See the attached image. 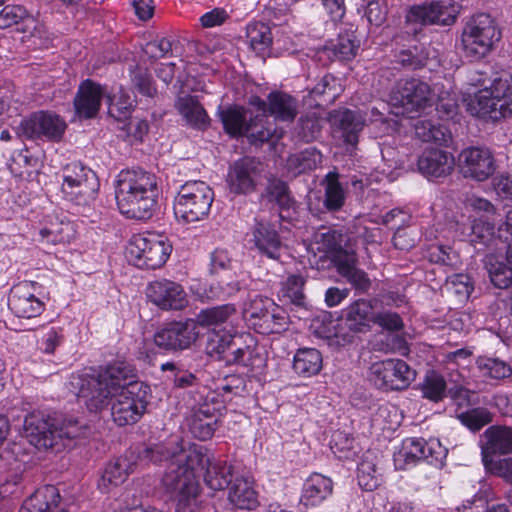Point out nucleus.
Segmentation results:
<instances>
[{
    "instance_id": "obj_1",
    "label": "nucleus",
    "mask_w": 512,
    "mask_h": 512,
    "mask_svg": "<svg viewBox=\"0 0 512 512\" xmlns=\"http://www.w3.org/2000/svg\"><path fill=\"white\" fill-rule=\"evenodd\" d=\"M140 463L168 461L162 484L176 501V512H195L198 507L200 485L198 472L206 467L204 480L215 491L222 490L231 482V467L225 461H211L207 449L196 444L187 449L178 436L138 451Z\"/></svg>"
},
{
    "instance_id": "obj_2",
    "label": "nucleus",
    "mask_w": 512,
    "mask_h": 512,
    "mask_svg": "<svg viewBox=\"0 0 512 512\" xmlns=\"http://www.w3.org/2000/svg\"><path fill=\"white\" fill-rule=\"evenodd\" d=\"M69 388L84 399L90 411H99L112 400L111 415L118 426L135 424L146 410V388L125 361H116L101 370L86 368L72 374Z\"/></svg>"
},
{
    "instance_id": "obj_3",
    "label": "nucleus",
    "mask_w": 512,
    "mask_h": 512,
    "mask_svg": "<svg viewBox=\"0 0 512 512\" xmlns=\"http://www.w3.org/2000/svg\"><path fill=\"white\" fill-rule=\"evenodd\" d=\"M468 84L477 88L467 103L468 111L493 121L512 115V74L507 70H472Z\"/></svg>"
},
{
    "instance_id": "obj_4",
    "label": "nucleus",
    "mask_w": 512,
    "mask_h": 512,
    "mask_svg": "<svg viewBox=\"0 0 512 512\" xmlns=\"http://www.w3.org/2000/svg\"><path fill=\"white\" fill-rule=\"evenodd\" d=\"M115 198L127 218L150 219L157 207L156 176L142 169L123 170L117 175Z\"/></svg>"
},
{
    "instance_id": "obj_5",
    "label": "nucleus",
    "mask_w": 512,
    "mask_h": 512,
    "mask_svg": "<svg viewBox=\"0 0 512 512\" xmlns=\"http://www.w3.org/2000/svg\"><path fill=\"white\" fill-rule=\"evenodd\" d=\"M88 427L78 420L69 418L55 425L40 412L25 417L24 433L30 444L39 450L60 451L73 439L84 436Z\"/></svg>"
},
{
    "instance_id": "obj_6",
    "label": "nucleus",
    "mask_w": 512,
    "mask_h": 512,
    "mask_svg": "<svg viewBox=\"0 0 512 512\" xmlns=\"http://www.w3.org/2000/svg\"><path fill=\"white\" fill-rule=\"evenodd\" d=\"M214 201V192L203 181L184 183L174 200V214L182 223H196L206 219Z\"/></svg>"
},
{
    "instance_id": "obj_7",
    "label": "nucleus",
    "mask_w": 512,
    "mask_h": 512,
    "mask_svg": "<svg viewBox=\"0 0 512 512\" xmlns=\"http://www.w3.org/2000/svg\"><path fill=\"white\" fill-rule=\"evenodd\" d=\"M500 38V30L489 14L474 15L464 26L461 35L465 56L474 60L485 57Z\"/></svg>"
},
{
    "instance_id": "obj_8",
    "label": "nucleus",
    "mask_w": 512,
    "mask_h": 512,
    "mask_svg": "<svg viewBox=\"0 0 512 512\" xmlns=\"http://www.w3.org/2000/svg\"><path fill=\"white\" fill-rule=\"evenodd\" d=\"M172 246L166 238L155 234H136L126 247L130 263L142 269H157L168 260Z\"/></svg>"
},
{
    "instance_id": "obj_9",
    "label": "nucleus",
    "mask_w": 512,
    "mask_h": 512,
    "mask_svg": "<svg viewBox=\"0 0 512 512\" xmlns=\"http://www.w3.org/2000/svg\"><path fill=\"white\" fill-rule=\"evenodd\" d=\"M61 192L63 197L77 205H87L99 190V180L93 170L80 162H72L63 168Z\"/></svg>"
},
{
    "instance_id": "obj_10",
    "label": "nucleus",
    "mask_w": 512,
    "mask_h": 512,
    "mask_svg": "<svg viewBox=\"0 0 512 512\" xmlns=\"http://www.w3.org/2000/svg\"><path fill=\"white\" fill-rule=\"evenodd\" d=\"M390 105L396 109V115L403 114L413 117L412 114L420 113L433 103V95L430 86L419 79H401L391 90L389 95Z\"/></svg>"
},
{
    "instance_id": "obj_11",
    "label": "nucleus",
    "mask_w": 512,
    "mask_h": 512,
    "mask_svg": "<svg viewBox=\"0 0 512 512\" xmlns=\"http://www.w3.org/2000/svg\"><path fill=\"white\" fill-rule=\"evenodd\" d=\"M243 317L256 332H277L286 321L283 311L268 297L255 295L243 307Z\"/></svg>"
},
{
    "instance_id": "obj_12",
    "label": "nucleus",
    "mask_w": 512,
    "mask_h": 512,
    "mask_svg": "<svg viewBox=\"0 0 512 512\" xmlns=\"http://www.w3.org/2000/svg\"><path fill=\"white\" fill-rule=\"evenodd\" d=\"M370 382L385 391L406 389L415 379V371L401 359H386L373 363L369 369Z\"/></svg>"
},
{
    "instance_id": "obj_13",
    "label": "nucleus",
    "mask_w": 512,
    "mask_h": 512,
    "mask_svg": "<svg viewBox=\"0 0 512 512\" xmlns=\"http://www.w3.org/2000/svg\"><path fill=\"white\" fill-rule=\"evenodd\" d=\"M224 404L214 393H209L203 403L194 408L187 418V425L194 438L201 441L210 439L221 416Z\"/></svg>"
},
{
    "instance_id": "obj_14",
    "label": "nucleus",
    "mask_w": 512,
    "mask_h": 512,
    "mask_svg": "<svg viewBox=\"0 0 512 512\" xmlns=\"http://www.w3.org/2000/svg\"><path fill=\"white\" fill-rule=\"evenodd\" d=\"M263 173V165L255 158L245 157L235 161L229 168L226 183L234 195H247L256 190Z\"/></svg>"
},
{
    "instance_id": "obj_15",
    "label": "nucleus",
    "mask_w": 512,
    "mask_h": 512,
    "mask_svg": "<svg viewBox=\"0 0 512 512\" xmlns=\"http://www.w3.org/2000/svg\"><path fill=\"white\" fill-rule=\"evenodd\" d=\"M66 130V122L58 115L38 112L21 121L18 134L28 139L45 138L59 141Z\"/></svg>"
},
{
    "instance_id": "obj_16",
    "label": "nucleus",
    "mask_w": 512,
    "mask_h": 512,
    "mask_svg": "<svg viewBox=\"0 0 512 512\" xmlns=\"http://www.w3.org/2000/svg\"><path fill=\"white\" fill-rule=\"evenodd\" d=\"M40 286L35 282L23 281L11 289L8 305L11 311L20 318H35L42 314L45 303L40 298Z\"/></svg>"
},
{
    "instance_id": "obj_17",
    "label": "nucleus",
    "mask_w": 512,
    "mask_h": 512,
    "mask_svg": "<svg viewBox=\"0 0 512 512\" xmlns=\"http://www.w3.org/2000/svg\"><path fill=\"white\" fill-rule=\"evenodd\" d=\"M457 14L458 6L452 0L432 1L412 6L406 14V22L420 26L451 25L455 22Z\"/></svg>"
},
{
    "instance_id": "obj_18",
    "label": "nucleus",
    "mask_w": 512,
    "mask_h": 512,
    "mask_svg": "<svg viewBox=\"0 0 512 512\" xmlns=\"http://www.w3.org/2000/svg\"><path fill=\"white\" fill-rule=\"evenodd\" d=\"M199 330L194 319L173 322L154 335V342L165 350H185L191 347L199 337Z\"/></svg>"
},
{
    "instance_id": "obj_19",
    "label": "nucleus",
    "mask_w": 512,
    "mask_h": 512,
    "mask_svg": "<svg viewBox=\"0 0 512 512\" xmlns=\"http://www.w3.org/2000/svg\"><path fill=\"white\" fill-rule=\"evenodd\" d=\"M459 165L464 177L478 182L486 181L496 170L494 155L485 147H469L462 150Z\"/></svg>"
},
{
    "instance_id": "obj_20",
    "label": "nucleus",
    "mask_w": 512,
    "mask_h": 512,
    "mask_svg": "<svg viewBox=\"0 0 512 512\" xmlns=\"http://www.w3.org/2000/svg\"><path fill=\"white\" fill-rule=\"evenodd\" d=\"M446 456V449L440 441L431 438L426 441L423 438H408L403 441L402 447L395 456V462L404 461L406 464L417 460H427L430 463L440 462Z\"/></svg>"
},
{
    "instance_id": "obj_21",
    "label": "nucleus",
    "mask_w": 512,
    "mask_h": 512,
    "mask_svg": "<svg viewBox=\"0 0 512 512\" xmlns=\"http://www.w3.org/2000/svg\"><path fill=\"white\" fill-rule=\"evenodd\" d=\"M146 295L152 303L164 310H181L188 304L183 287L167 279L151 282Z\"/></svg>"
},
{
    "instance_id": "obj_22",
    "label": "nucleus",
    "mask_w": 512,
    "mask_h": 512,
    "mask_svg": "<svg viewBox=\"0 0 512 512\" xmlns=\"http://www.w3.org/2000/svg\"><path fill=\"white\" fill-rule=\"evenodd\" d=\"M328 121L335 136L342 139L343 143L354 147L358 142L359 133L364 127V118L350 109H338L329 113Z\"/></svg>"
},
{
    "instance_id": "obj_23",
    "label": "nucleus",
    "mask_w": 512,
    "mask_h": 512,
    "mask_svg": "<svg viewBox=\"0 0 512 512\" xmlns=\"http://www.w3.org/2000/svg\"><path fill=\"white\" fill-rule=\"evenodd\" d=\"M454 165V156L438 148L425 149L417 161L419 172L427 178L446 177L452 173Z\"/></svg>"
},
{
    "instance_id": "obj_24",
    "label": "nucleus",
    "mask_w": 512,
    "mask_h": 512,
    "mask_svg": "<svg viewBox=\"0 0 512 512\" xmlns=\"http://www.w3.org/2000/svg\"><path fill=\"white\" fill-rule=\"evenodd\" d=\"M303 242L307 252L314 257L319 255L320 260L332 257L336 262L340 254L347 253L340 249V235L324 227L315 231L310 239H305Z\"/></svg>"
},
{
    "instance_id": "obj_25",
    "label": "nucleus",
    "mask_w": 512,
    "mask_h": 512,
    "mask_svg": "<svg viewBox=\"0 0 512 512\" xmlns=\"http://www.w3.org/2000/svg\"><path fill=\"white\" fill-rule=\"evenodd\" d=\"M102 97L103 90L100 85L90 80L82 82L74 99L76 115L84 119L95 117L100 109Z\"/></svg>"
},
{
    "instance_id": "obj_26",
    "label": "nucleus",
    "mask_w": 512,
    "mask_h": 512,
    "mask_svg": "<svg viewBox=\"0 0 512 512\" xmlns=\"http://www.w3.org/2000/svg\"><path fill=\"white\" fill-rule=\"evenodd\" d=\"M252 241L258 252L270 259L280 258L282 242L274 227L264 221H256L252 231Z\"/></svg>"
},
{
    "instance_id": "obj_27",
    "label": "nucleus",
    "mask_w": 512,
    "mask_h": 512,
    "mask_svg": "<svg viewBox=\"0 0 512 512\" xmlns=\"http://www.w3.org/2000/svg\"><path fill=\"white\" fill-rule=\"evenodd\" d=\"M133 454L129 456H122L115 461L106 465L100 480L98 482L99 489L108 493L113 488L125 482L130 473L135 470L136 463L133 462Z\"/></svg>"
},
{
    "instance_id": "obj_28",
    "label": "nucleus",
    "mask_w": 512,
    "mask_h": 512,
    "mask_svg": "<svg viewBox=\"0 0 512 512\" xmlns=\"http://www.w3.org/2000/svg\"><path fill=\"white\" fill-rule=\"evenodd\" d=\"M332 492V480L322 474L313 473L303 484L300 501L307 507H315L330 497Z\"/></svg>"
},
{
    "instance_id": "obj_29",
    "label": "nucleus",
    "mask_w": 512,
    "mask_h": 512,
    "mask_svg": "<svg viewBox=\"0 0 512 512\" xmlns=\"http://www.w3.org/2000/svg\"><path fill=\"white\" fill-rule=\"evenodd\" d=\"M482 453L484 459L488 454L512 453V429L506 426H491L483 433Z\"/></svg>"
},
{
    "instance_id": "obj_30",
    "label": "nucleus",
    "mask_w": 512,
    "mask_h": 512,
    "mask_svg": "<svg viewBox=\"0 0 512 512\" xmlns=\"http://www.w3.org/2000/svg\"><path fill=\"white\" fill-rule=\"evenodd\" d=\"M356 256L354 253L340 254L336 260L338 273L343 276L355 289L366 292L371 285L367 274L355 266Z\"/></svg>"
},
{
    "instance_id": "obj_31",
    "label": "nucleus",
    "mask_w": 512,
    "mask_h": 512,
    "mask_svg": "<svg viewBox=\"0 0 512 512\" xmlns=\"http://www.w3.org/2000/svg\"><path fill=\"white\" fill-rule=\"evenodd\" d=\"M228 499L238 509H254L258 501L253 481L248 477H237L229 489Z\"/></svg>"
},
{
    "instance_id": "obj_32",
    "label": "nucleus",
    "mask_w": 512,
    "mask_h": 512,
    "mask_svg": "<svg viewBox=\"0 0 512 512\" xmlns=\"http://www.w3.org/2000/svg\"><path fill=\"white\" fill-rule=\"evenodd\" d=\"M484 266L495 287L505 289L512 285V267L507 263L506 256L489 253L484 258Z\"/></svg>"
},
{
    "instance_id": "obj_33",
    "label": "nucleus",
    "mask_w": 512,
    "mask_h": 512,
    "mask_svg": "<svg viewBox=\"0 0 512 512\" xmlns=\"http://www.w3.org/2000/svg\"><path fill=\"white\" fill-rule=\"evenodd\" d=\"M60 496L52 485L38 489L28 497L20 508V512H52L57 507Z\"/></svg>"
},
{
    "instance_id": "obj_34",
    "label": "nucleus",
    "mask_w": 512,
    "mask_h": 512,
    "mask_svg": "<svg viewBox=\"0 0 512 512\" xmlns=\"http://www.w3.org/2000/svg\"><path fill=\"white\" fill-rule=\"evenodd\" d=\"M267 99L270 115L281 121L294 120L298 110L295 98L283 92H271Z\"/></svg>"
},
{
    "instance_id": "obj_35",
    "label": "nucleus",
    "mask_w": 512,
    "mask_h": 512,
    "mask_svg": "<svg viewBox=\"0 0 512 512\" xmlns=\"http://www.w3.org/2000/svg\"><path fill=\"white\" fill-rule=\"evenodd\" d=\"M176 107L190 126L198 129L207 127L209 117L195 97L189 95L180 97L176 103Z\"/></svg>"
},
{
    "instance_id": "obj_36",
    "label": "nucleus",
    "mask_w": 512,
    "mask_h": 512,
    "mask_svg": "<svg viewBox=\"0 0 512 512\" xmlns=\"http://www.w3.org/2000/svg\"><path fill=\"white\" fill-rule=\"evenodd\" d=\"M322 355L315 348L298 349L293 359L294 371L302 377H311L322 369Z\"/></svg>"
},
{
    "instance_id": "obj_37",
    "label": "nucleus",
    "mask_w": 512,
    "mask_h": 512,
    "mask_svg": "<svg viewBox=\"0 0 512 512\" xmlns=\"http://www.w3.org/2000/svg\"><path fill=\"white\" fill-rule=\"evenodd\" d=\"M74 224L69 221H56L39 231V241L43 244H68L75 238Z\"/></svg>"
},
{
    "instance_id": "obj_38",
    "label": "nucleus",
    "mask_w": 512,
    "mask_h": 512,
    "mask_svg": "<svg viewBox=\"0 0 512 512\" xmlns=\"http://www.w3.org/2000/svg\"><path fill=\"white\" fill-rule=\"evenodd\" d=\"M376 314L374 312L373 301L360 299L352 303L347 308V321L350 327L355 330H361L368 326L370 322H375Z\"/></svg>"
},
{
    "instance_id": "obj_39",
    "label": "nucleus",
    "mask_w": 512,
    "mask_h": 512,
    "mask_svg": "<svg viewBox=\"0 0 512 512\" xmlns=\"http://www.w3.org/2000/svg\"><path fill=\"white\" fill-rule=\"evenodd\" d=\"M236 314V307L233 304H224L212 308L201 310L196 319L198 326L214 327L228 322Z\"/></svg>"
},
{
    "instance_id": "obj_40",
    "label": "nucleus",
    "mask_w": 512,
    "mask_h": 512,
    "mask_svg": "<svg viewBox=\"0 0 512 512\" xmlns=\"http://www.w3.org/2000/svg\"><path fill=\"white\" fill-rule=\"evenodd\" d=\"M358 48L359 42L354 31L350 29L340 32L336 42L326 47V50L330 51L335 59L351 60L356 56Z\"/></svg>"
},
{
    "instance_id": "obj_41",
    "label": "nucleus",
    "mask_w": 512,
    "mask_h": 512,
    "mask_svg": "<svg viewBox=\"0 0 512 512\" xmlns=\"http://www.w3.org/2000/svg\"><path fill=\"white\" fill-rule=\"evenodd\" d=\"M358 484L367 491L376 489L380 484V474L377 472L375 456L372 453L364 454L358 465Z\"/></svg>"
},
{
    "instance_id": "obj_42",
    "label": "nucleus",
    "mask_w": 512,
    "mask_h": 512,
    "mask_svg": "<svg viewBox=\"0 0 512 512\" xmlns=\"http://www.w3.org/2000/svg\"><path fill=\"white\" fill-rule=\"evenodd\" d=\"M345 198V191L338 180V174L329 172L325 177V207L329 211H338L343 207Z\"/></svg>"
},
{
    "instance_id": "obj_43",
    "label": "nucleus",
    "mask_w": 512,
    "mask_h": 512,
    "mask_svg": "<svg viewBox=\"0 0 512 512\" xmlns=\"http://www.w3.org/2000/svg\"><path fill=\"white\" fill-rule=\"evenodd\" d=\"M219 115L224 129L228 134L237 136L248 131L245 110L242 107H229L222 110Z\"/></svg>"
},
{
    "instance_id": "obj_44",
    "label": "nucleus",
    "mask_w": 512,
    "mask_h": 512,
    "mask_svg": "<svg viewBox=\"0 0 512 512\" xmlns=\"http://www.w3.org/2000/svg\"><path fill=\"white\" fill-rule=\"evenodd\" d=\"M246 37L250 47L259 54L264 53L272 44L271 30L262 22L250 23L247 26Z\"/></svg>"
},
{
    "instance_id": "obj_45",
    "label": "nucleus",
    "mask_w": 512,
    "mask_h": 512,
    "mask_svg": "<svg viewBox=\"0 0 512 512\" xmlns=\"http://www.w3.org/2000/svg\"><path fill=\"white\" fill-rule=\"evenodd\" d=\"M414 130L416 137L423 142H435L442 145L450 139V135L445 127L435 125L428 120H418L414 124Z\"/></svg>"
},
{
    "instance_id": "obj_46",
    "label": "nucleus",
    "mask_w": 512,
    "mask_h": 512,
    "mask_svg": "<svg viewBox=\"0 0 512 512\" xmlns=\"http://www.w3.org/2000/svg\"><path fill=\"white\" fill-rule=\"evenodd\" d=\"M469 230L467 236L469 241L475 246L482 245L487 247L496 240L494 225L483 219H474L469 226Z\"/></svg>"
},
{
    "instance_id": "obj_47",
    "label": "nucleus",
    "mask_w": 512,
    "mask_h": 512,
    "mask_svg": "<svg viewBox=\"0 0 512 512\" xmlns=\"http://www.w3.org/2000/svg\"><path fill=\"white\" fill-rule=\"evenodd\" d=\"M421 391L423 397L438 402L445 396L446 381L443 376L436 371H429L421 383Z\"/></svg>"
},
{
    "instance_id": "obj_48",
    "label": "nucleus",
    "mask_w": 512,
    "mask_h": 512,
    "mask_svg": "<svg viewBox=\"0 0 512 512\" xmlns=\"http://www.w3.org/2000/svg\"><path fill=\"white\" fill-rule=\"evenodd\" d=\"M457 419L468 429L475 432L491 423L493 415L488 409L478 407L458 413Z\"/></svg>"
},
{
    "instance_id": "obj_49",
    "label": "nucleus",
    "mask_w": 512,
    "mask_h": 512,
    "mask_svg": "<svg viewBox=\"0 0 512 512\" xmlns=\"http://www.w3.org/2000/svg\"><path fill=\"white\" fill-rule=\"evenodd\" d=\"M235 346L232 335H219L213 333L210 335L206 345V352L211 357L218 360H225V356L229 353L230 349Z\"/></svg>"
},
{
    "instance_id": "obj_50",
    "label": "nucleus",
    "mask_w": 512,
    "mask_h": 512,
    "mask_svg": "<svg viewBox=\"0 0 512 512\" xmlns=\"http://www.w3.org/2000/svg\"><path fill=\"white\" fill-rule=\"evenodd\" d=\"M304 284L305 280L302 276L290 275L282 285V297L293 304L302 305L304 302Z\"/></svg>"
},
{
    "instance_id": "obj_51",
    "label": "nucleus",
    "mask_w": 512,
    "mask_h": 512,
    "mask_svg": "<svg viewBox=\"0 0 512 512\" xmlns=\"http://www.w3.org/2000/svg\"><path fill=\"white\" fill-rule=\"evenodd\" d=\"M118 128L124 133L125 139L130 142L142 141L148 132V123L139 118H127L119 123Z\"/></svg>"
},
{
    "instance_id": "obj_52",
    "label": "nucleus",
    "mask_w": 512,
    "mask_h": 512,
    "mask_svg": "<svg viewBox=\"0 0 512 512\" xmlns=\"http://www.w3.org/2000/svg\"><path fill=\"white\" fill-rule=\"evenodd\" d=\"M270 201L275 202L281 210H289L294 201L290 196L287 185L282 181H275L268 187Z\"/></svg>"
},
{
    "instance_id": "obj_53",
    "label": "nucleus",
    "mask_w": 512,
    "mask_h": 512,
    "mask_svg": "<svg viewBox=\"0 0 512 512\" xmlns=\"http://www.w3.org/2000/svg\"><path fill=\"white\" fill-rule=\"evenodd\" d=\"M107 98L109 102V114L115 118L118 123L126 120L129 117L132 108V100L130 97L121 93L117 100L115 97L112 98L108 96Z\"/></svg>"
},
{
    "instance_id": "obj_54",
    "label": "nucleus",
    "mask_w": 512,
    "mask_h": 512,
    "mask_svg": "<svg viewBox=\"0 0 512 512\" xmlns=\"http://www.w3.org/2000/svg\"><path fill=\"white\" fill-rule=\"evenodd\" d=\"M478 367L485 376L493 379H502L510 374V368L498 359L485 358L478 361Z\"/></svg>"
},
{
    "instance_id": "obj_55",
    "label": "nucleus",
    "mask_w": 512,
    "mask_h": 512,
    "mask_svg": "<svg viewBox=\"0 0 512 512\" xmlns=\"http://www.w3.org/2000/svg\"><path fill=\"white\" fill-rule=\"evenodd\" d=\"M27 17V11L19 5H7L0 11V29L9 28Z\"/></svg>"
},
{
    "instance_id": "obj_56",
    "label": "nucleus",
    "mask_w": 512,
    "mask_h": 512,
    "mask_svg": "<svg viewBox=\"0 0 512 512\" xmlns=\"http://www.w3.org/2000/svg\"><path fill=\"white\" fill-rule=\"evenodd\" d=\"M224 362L228 365H242L244 367H253V350L248 347H236L231 348L227 356H225Z\"/></svg>"
},
{
    "instance_id": "obj_57",
    "label": "nucleus",
    "mask_w": 512,
    "mask_h": 512,
    "mask_svg": "<svg viewBox=\"0 0 512 512\" xmlns=\"http://www.w3.org/2000/svg\"><path fill=\"white\" fill-rule=\"evenodd\" d=\"M387 5L384 0H371L368 2L365 16L369 23L380 26L387 18Z\"/></svg>"
},
{
    "instance_id": "obj_58",
    "label": "nucleus",
    "mask_w": 512,
    "mask_h": 512,
    "mask_svg": "<svg viewBox=\"0 0 512 512\" xmlns=\"http://www.w3.org/2000/svg\"><path fill=\"white\" fill-rule=\"evenodd\" d=\"M144 53L152 59H160L167 57L172 52V43L169 39L162 37L148 42L144 49Z\"/></svg>"
},
{
    "instance_id": "obj_59",
    "label": "nucleus",
    "mask_w": 512,
    "mask_h": 512,
    "mask_svg": "<svg viewBox=\"0 0 512 512\" xmlns=\"http://www.w3.org/2000/svg\"><path fill=\"white\" fill-rule=\"evenodd\" d=\"M161 370L171 371L173 373L174 385L179 388L192 386L196 381V377L192 373L178 368L173 362L162 364Z\"/></svg>"
},
{
    "instance_id": "obj_60",
    "label": "nucleus",
    "mask_w": 512,
    "mask_h": 512,
    "mask_svg": "<svg viewBox=\"0 0 512 512\" xmlns=\"http://www.w3.org/2000/svg\"><path fill=\"white\" fill-rule=\"evenodd\" d=\"M230 17L224 8H214L200 17V23L204 28H213L224 24Z\"/></svg>"
},
{
    "instance_id": "obj_61",
    "label": "nucleus",
    "mask_w": 512,
    "mask_h": 512,
    "mask_svg": "<svg viewBox=\"0 0 512 512\" xmlns=\"http://www.w3.org/2000/svg\"><path fill=\"white\" fill-rule=\"evenodd\" d=\"M63 334L60 329L50 328L40 340V348L46 354H52L62 343Z\"/></svg>"
},
{
    "instance_id": "obj_62",
    "label": "nucleus",
    "mask_w": 512,
    "mask_h": 512,
    "mask_svg": "<svg viewBox=\"0 0 512 512\" xmlns=\"http://www.w3.org/2000/svg\"><path fill=\"white\" fill-rule=\"evenodd\" d=\"M495 193L504 200H512V175L499 174L492 181Z\"/></svg>"
},
{
    "instance_id": "obj_63",
    "label": "nucleus",
    "mask_w": 512,
    "mask_h": 512,
    "mask_svg": "<svg viewBox=\"0 0 512 512\" xmlns=\"http://www.w3.org/2000/svg\"><path fill=\"white\" fill-rule=\"evenodd\" d=\"M375 323L387 330H400L403 327L401 317L394 312H382L376 314Z\"/></svg>"
},
{
    "instance_id": "obj_64",
    "label": "nucleus",
    "mask_w": 512,
    "mask_h": 512,
    "mask_svg": "<svg viewBox=\"0 0 512 512\" xmlns=\"http://www.w3.org/2000/svg\"><path fill=\"white\" fill-rule=\"evenodd\" d=\"M231 265V258L228 252L223 249H216L211 253L210 271L211 273H219L226 270Z\"/></svg>"
}]
</instances>
